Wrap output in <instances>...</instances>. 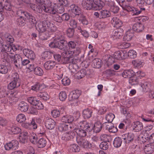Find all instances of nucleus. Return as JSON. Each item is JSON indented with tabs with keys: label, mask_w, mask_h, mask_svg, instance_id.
<instances>
[{
	"label": "nucleus",
	"mask_w": 154,
	"mask_h": 154,
	"mask_svg": "<svg viewBox=\"0 0 154 154\" xmlns=\"http://www.w3.org/2000/svg\"><path fill=\"white\" fill-rule=\"evenodd\" d=\"M111 22L114 27L118 28H119L122 25V22L116 17H114L112 19Z\"/></svg>",
	"instance_id": "f3484780"
},
{
	"label": "nucleus",
	"mask_w": 154,
	"mask_h": 154,
	"mask_svg": "<svg viewBox=\"0 0 154 154\" xmlns=\"http://www.w3.org/2000/svg\"><path fill=\"white\" fill-rule=\"evenodd\" d=\"M5 64L0 65V73L5 74L10 71L11 69V66L10 64L8 62H5Z\"/></svg>",
	"instance_id": "9b49d317"
},
{
	"label": "nucleus",
	"mask_w": 154,
	"mask_h": 154,
	"mask_svg": "<svg viewBox=\"0 0 154 154\" xmlns=\"http://www.w3.org/2000/svg\"><path fill=\"white\" fill-rule=\"evenodd\" d=\"M115 117V115L112 113L108 114L106 116V119L107 122L111 123Z\"/></svg>",
	"instance_id": "864d4df0"
},
{
	"label": "nucleus",
	"mask_w": 154,
	"mask_h": 154,
	"mask_svg": "<svg viewBox=\"0 0 154 154\" xmlns=\"http://www.w3.org/2000/svg\"><path fill=\"white\" fill-rule=\"evenodd\" d=\"M103 2L100 0L96 1L94 2L93 10H97L101 9L103 6Z\"/></svg>",
	"instance_id": "c756f323"
},
{
	"label": "nucleus",
	"mask_w": 154,
	"mask_h": 154,
	"mask_svg": "<svg viewBox=\"0 0 154 154\" xmlns=\"http://www.w3.org/2000/svg\"><path fill=\"white\" fill-rule=\"evenodd\" d=\"M9 77L11 80L20 82L19 75L17 72L12 73L11 75L9 76Z\"/></svg>",
	"instance_id": "79ce46f5"
},
{
	"label": "nucleus",
	"mask_w": 154,
	"mask_h": 154,
	"mask_svg": "<svg viewBox=\"0 0 154 154\" xmlns=\"http://www.w3.org/2000/svg\"><path fill=\"white\" fill-rule=\"evenodd\" d=\"M17 121L20 123L25 122L26 119L25 115L22 114H19L16 118Z\"/></svg>",
	"instance_id": "3c124183"
},
{
	"label": "nucleus",
	"mask_w": 154,
	"mask_h": 154,
	"mask_svg": "<svg viewBox=\"0 0 154 154\" xmlns=\"http://www.w3.org/2000/svg\"><path fill=\"white\" fill-rule=\"evenodd\" d=\"M64 11V7L62 5L57 6V5L51 2L45 13L48 14H62Z\"/></svg>",
	"instance_id": "20e7f679"
},
{
	"label": "nucleus",
	"mask_w": 154,
	"mask_h": 154,
	"mask_svg": "<svg viewBox=\"0 0 154 154\" xmlns=\"http://www.w3.org/2000/svg\"><path fill=\"white\" fill-rule=\"evenodd\" d=\"M74 34V29H73L69 28L67 30V34L68 37L71 38L73 36Z\"/></svg>",
	"instance_id": "338daca9"
},
{
	"label": "nucleus",
	"mask_w": 154,
	"mask_h": 154,
	"mask_svg": "<svg viewBox=\"0 0 154 154\" xmlns=\"http://www.w3.org/2000/svg\"><path fill=\"white\" fill-rule=\"evenodd\" d=\"M144 29V26L141 23H137L134 24L132 26V30L137 32H141Z\"/></svg>",
	"instance_id": "4be33fe9"
},
{
	"label": "nucleus",
	"mask_w": 154,
	"mask_h": 154,
	"mask_svg": "<svg viewBox=\"0 0 154 154\" xmlns=\"http://www.w3.org/2000/svg\"><path fill=\"white\" fill-rule=\"evenodd\" d=\"M103 125L106 126L105 128L106 129H108L109 131L114 126L113 124L110 122H105L103 124Z\"/></svg>",
	"instance_id": "69168bd1"
},
{
	"label": "nucleus",
	"mask_w": 154,
	"mask_h": 154,
	"mask_svg": "<svg viewBox=\"0 0 154 154\" xmlns=\"http://www.w3.org/2000/svg\"><path fill=\"white\" fill-rule=\"evenodd\" d=\"M92 113V111L91 109H86L82 112L83 116L85 119H88L91 117Z\"/></svg>",
	"instance_id": "58836bf2"
},
{
	"label": "nucleus",
	"mask_w": 154,
	"mask_h": 154,
	"mask_svg": "<svg viewBox=\"0 0 154 154\" xmlns=\"http://www.w3.org/2000/svg\"><path fill=\"white\" fill-rule=\"evenodd\" d=\"M94 1L93 0H83L82 3V7L88 10H93Z\"/></svg>",
	"instance_id": "9d476101"
},
{
	"label": "nucleus",
	"mask_w": 154,
	"mask_h": 154,
	"mask_svg": "<svg viewBox=\"0 0 154 154\" xmlns=\"http://www.w3.org/2000/svg\"><path fill=\"white\" fill-rule=\"evenodd\" d=\"M134 72L131 70H126L124 71L122 73L123 77L125 78H130L134 75Z\"/></svg>",
	"instance_id": "bb28decb"
},
{
	"label": "nucleus",
	"mask_w": 154,
	"mask_h": 154,
	"mask_svg": "<svg viewBox=\"0 0 154 154\" xmlns=\"http://www.w3.org/2000/svg\"><path fill=\"white\" fill-rule=\"evenodd\" d=\"M122 138L124 140V143H129L133 140L134 134L131 133H128L123 134L122 136Z\"/></svg>",
	"instance_id": "f8f14e48"
},
{
	"label": "nucleus",
	"mask_w": 154,
	"mask_h": 154,
	"mask_svg": "<svg viewBox=\"0 0 154 154\" xmlns=\"http://www.w3.org/2000/svg\"><path fill=\"white\" fill-rule=\"evenodd\" d=\"M114 59L112 57L110 56L109 57L105 64L109 67L114 62Z\"/></svg>",
	"instance_id": "680f3d73"
},
{
	"label": "nucleus",
	"mask_w": 154,
	"mask_h": 154,
	"mask_svg": "<svg viewBox=\"0 0 154 154\" xmlns=\"http://www.w3.org/2000/svg\"><path fill=\"white\" fill-rule=\"evenodd\" d=\"M38 6L32 4L31 8L36 12L41 13L43 11L46 12L51 1L49 0H35Z\"/></svg>",
	"instance_id": "7ed1b4c3"
},
{
	"label": "nucleus",
	"mask_w": 154,
	"mask_h": 154,
	"mask_svg": "<svg viewBox=\"0 0 154 154\" xmlns=\"http://www.w3.org/2000/svg\"><path fill=\"white\" fill-rule=\"evenodd\" d=\"M128 55L131 58H134L136 57L137 53L135 51L133 50H130L128 53Z\"/></svg>",
	"instance_id": "4d7b16f0"
},
{
	"label": "nucleus",
	"mask_w": 154,
	"mask_h": 154,
	"mask_svg": "<svg viewBox=\"0 0 154 154\" xmlns=\"http://www.w3.org/2000/svg\"><path fill=\"white\" fill-rule=\"evenodd\" d=\"M144 150L146 154H151L154 150V145H146Z\"/></svg>",
	"instance_id": "7c9ffc66"
},
{
	"label": "nucleus",
	"mask_w": 154,
	"mask_h": 154,
	"mask_svg": "<svg viewBox=\"0 0 154 154\" xmlns=\"http://www.w3.org/2000/svg\"><path fill=\"white\" fill-rule=\"evenodd\" d=\"M51 113L54 118H56L60 116V112L58 110L55 109L52 111Z\"/></svg>",
	"instance_id": "0e129e2a"
},
{
	"label": "nucleus",
	"mask_w": 154,
	"mask_h": 154,
	"mask_svg": "<svg viewBox=\"0 0 154 154\" xmlns=\"http://www.w3.org/2000/svg\"><path fill=\"white\" fill-rule=\"evenodd\" d=\"M27 100L28 102L30 104L34 105L35 104V103L37 101L36 98L33 97H30L27 98Z\"/></svg>",
	"instance_id": "774afa93"
},
{
	"label": "nucleus",
	"mask_w": 154,
	"mask_h": 154,
	"mask_svg": "<svg viewBox=\"0 0 154 154\" xmlns=\"http://www.w3.org/2000/svg\"><path fill=\"white\" fill-rule=\"evenodd\" d=\"M35 106L36 109H42L44 108V106L42 102L39 100H37L34 105Z\"/></svg>",
	"instance_id": "13d9d810"
},
{
	"label": "nucleus",
	"mask_w": 154,
	"mask_h": 154,
	"mask_svg": "<svg viewBox=\"0 0 154 154\" xmlns=\"http://www.w3.org/2000/svg\"><path fill=\"white\" fill-rule=\"evenodd\" d=\"M125 8L128 11L132 12L131 14L132 15H138L143 11L144 12L145 10V8L144 7L140 8L137 9L128 5H126Z\"/></svg>",
	"instance_id": "6e6552de"
},
{
	"label": "nucleus",
	"mask_w": 154,
	"mask_h": 154,
	"mask_svg": "<svg viewBox=\"0 0 154 154\" xmlns=\"http://www.w3.org/2000/svg\"><path fill=\"white\" fill-rule=\"evenodd\" d=\"M66 42L65 40H60L57 41V48L60 50L61 51H63L66 49V48H68L66 46Z\"/></svg>",
	"instance_id": "412c9836"
},
{
	"label": "nucleus",
	"mask_w": 154,
	"mask_h": 154,
	"mask_svg": "<svg viewBox=\"0 0 154 154\" xmlns=\"http://www.w3.org/2000/svg\"><path fill=\"white\" fill-rule=\"evenodd\" d=\"M125 54L122 51H116L113 54L114 58L119 60H122L125 58Z\"/></svg>",
	"instance_id": "aec40b11"
},
{
	"label": "nucleus",
	"mask_w": 154,
	"mask_h": 154,
	"mask_svg": "<svg viewBox=\"0 0 154 154\" xmlns=\"http://www.w3.org/2000/svg\"><path fill=\"white\" fill-rule=\"evenodd\" d=\"M132 64L135 67H141L144 64V63L142 60H135L132 61Z\"/></svg>",
	"instance_id": "a19ab883"
},
{
	"label": "nucleus",
	"mask_w": 154,
	"mask_h": 154,
	"mask_svg": "<svg viewBox=\"0 0 154 154\" xmlns=\"http://www.w3.org/2000/svg\"><path fill=\"white\" fill-rule=\"evenodd\" d=\"M110 9L111 11L114 13H117L119 10V8L115 5L114 3L111 2H110Z\"/></svg>",
	"instance_id": "a18cd8bd"
},
{
	"label": "nucleus",
	"mask_w": 154,
	"mask_h": 154,
	"mask_svg": "<svg viewBox=\"0 0 154 154\" xmlns=\"http://www.w3.org/2000/svg\"><path fill=\"white\" fill-rule=\"evenodd\" d=\"M77 30L82 34L85 37L87 38L88 37V32L86 31H82L81 29V28L80 26L77 27Z\"/></svg>",
	"instance_id": "052dcab7"
},
{
	"label": "nucleus",
	"mask_w": 154,
	"mask_h": 154,
	"mask_svg": "<svg viewBox=\"0 0 154 154\" xmlns=\"http://www.w3.org/2000/svg\"><path fill=\"white\" fill-rule=\"evenodd\" d=\"M141 87L142 88L143 90L145 91H147L149 88L150 84L147 82L141 83L140 84Z\"/></svg>",
	"instance_id": "49530a36"
},
{
	"label": "nucleus",
	"mask_w": 154,
	"mask_h": 154,
	"mask_svg": "<svg viewBox=\"0 0 154 154\" xmlns=\"http://www.w3.org/2000/svg\"><path fill=\"white\" fill-rule=\"evenodd\" d=\"M37 137L36 135L34 133H32V136L30 137V141L33 144H35L36 143Z\"/></svg>",
	"instance_id": "e2e57ef3"
},
{
	"label": "nucleus",
	"mask_w": 154,
	"mask_h": 154,
	"mask_svg": "<svg viewBox=\"0 0 154 154\" xmlns=\"http://www.w3.org/2000/svg\"><path fill=\"white\" fill-rule=\"evenodd\" d=\"M11 82L8 85V88L9 89L12 90L15 88L19 87L20 85L19 82H16V81H13L11 80Z\"/></svg>",
	"instance_id": "473e14b6"
},
{
	"label": "nucleus",
	"mask_w": 154,
	"mask_h": 154,
	"mask_svg": "<svg viewBox=\"0 0 154 154\" xmlns=\"http://www.w3.org/2000/svg\"><path fill=\"white\" fill-rule=\"evenodd\" d=\"M129 82L132 85H137L138 83L139 80L137 77L134 75L130 78Z\"/></svg>",
	"instance_id": "ea45409f"
},
{
	"label": "nucleus",
	"mask_w": 154,
	"mask_h": 154,
	"mask_svg": "<svg viewBox=\"0 0 154 154\" xmlns=\"http://www.w3.org/2000/svg\"><path fill=\"white\" fill-rule=\"evenodd\" d=\"M35 26L36 30L39 32H43L46 31L49 32H54L57 29L56 26L48 20L37 22V25Z\"/></svg>",
	"instance_id": "f257e3e1"
},
{
	"label": "nucleus",
	"mask_w": 154,
	"mask_h": 154,
	"mask_svg": "<svg viewBox=\"0 0 154 154\" xmlns=\"http://www.w3.org/2000/svg\"><path fill=\"white\" fill-rule=\"evenodd\" d=\"M81 94V91L76 90L73 91L69 95V101H72L76 100L79 97Z\"/></svg>",
	"instance_id": "2eb2a0df"
},
{
	"label": "nucleus",
	"mask_w": 154,
	"mask_h": 154,
	"mask_svg": "<svg viewBox=\"0 0 154 154\" xmlns=\"http://www.w3.org/2000/svg\"><path fill=\"white\" fill-rule=\"evenodd\" d=\"M8 58L9 61H6V62L10 63L11 61L12 64L15 66L17 68L20 67L22 58L19 55L11 53H9V57Z\"/></svg>",
	"instance_id": "39448f33"
},
{
	"label": "nucleus",
	"mask_w": 154,
	"mask_h": 154,
	"mask_svg": "<svg viewBox=\"0 0 154 154\" xmlns=\"http://www.w3.org/2000/svg\"><path fill=\"white\" fill-rule=\"evenodd\" d=\"M2 47L1 48V55L2 58V60L3 62L9 61L8 57L9 54L7 52L12 53L17 50L16 46L12 44L11 45H6L4 44H1Z\"/></svg>",
	"instance_id": "f03ea898"
},
{
	"label": "nucleus",
	"mask_w": 154,
	"mask_h": 154,
	"mask_svg": "<svg viewBox=\"0 0 154 154\" xmlns=\"http://www.w3.org/2000/svg\"><path fill=\"white\" fill-rule=\"evenodd\" d=\"M28 136V133L26 131L21 133L19 136V142L21 143H25L27 141L26 139Z\"/></svg>",
	"instance_id": "5701e85b"
},
{
	"label": "nucleus",
	"mask_w": 154,
	"mask_h": 154,
	"mask_svg": "<svg viewBox=\"0 0 154 154\" xmlns=\"http://www.w3.org/2000/svg\"><path fill=\"white\" fill-rule=\"evenodd\" d=\"M55 121L51 118L47 119L45 121V126L49 129H52L54 127Z\"/></svg>",
	"instance_id": "6ab92c4d"
},
{
	"label": "nucleus",
	"mask_w": 154,
	"mask_h": 154,
	"mask_svg": "<svg viewBox=\"0 0 154 154\" xmlns=\"http://www.w3.org/2000/svg\"><path fill=\"white\" fill-rule=\"evenodd\" d=\"M29 108V106L24 102H21L19 104L18 109L21 111L26 112Z\"/></svg>",
	"instance_id": "cd10ccee"
},
{
	"label": "nucleus",
	"mask_w": 154,
	"mask_h": 154,
	"mask_svg": "<svg viewBox=\"0 0 154 154\" xmlns=\"http://www.w3.org/2000/svg\"><path fill=\"white\" fill-rule=\"evenodd\" d=\"M122 32L123 30L121 28L116 29L113 31L112 36L114 39L119 38L122 35Z\"/></svg>",
	"instance_id": "393cba45"
},
{
	"label": "nucleus",
	"mask_w": 154,
	"mask_h": 154,
	"mask_svg": "<svg viewBox=\"0 0 154 154\" xmlns=\"http://www.w3.org/2000/svg\"><path fill=\"white\" fill-rule=\"evenodd\" d=\"M68 47L66 48L65 50L61 51V54L63 57H71L72 55L73 52L68 50Z\"/></svg>",
	"instance_id": "72a5a7b5"
},
{
	"label": "nucleus",
	"mask_w": 154,
	"mask_h": 154,
	"mask_svg": "<svg viewBox=\"0 0 154 154\" xmlns=\"http://www.w3.org/2000/svg\"><path fill=\"white\" fill-rule=\"evenodd\" d=\"M4 147L6 150H11L14 151L17 149L18 148L17 145H4Z\"/></svg>",
	"instance_id": "de8ad7c7"
},
{
	"label": "nucleus",
	"mask_w": 154,
	"mask_h": 154,
	"mask_svg": "<svg viewBox=\"0 0 154 154\" xmlns=\"http://www.w3.org/2000/svg\"><path fill=\"white\" fill-rule=\"evenodd\" d=\"M79 125L81 128H83L87 131L90 132L92 129L93 127H91V124L86 121H84L80 122Z\"/></svg>",
	"instance_id": "ddd939ff"
},
{
	"label": "nucleus",
	"mask_w": 154,
	"mask_h": 154,
	"mask_svg": "<svg viewBox=\"0 0 154 154\" xmlns=\"http://www.w3.org/2000/svg\"><path fill=\"white\" fill-rule=\"evenodd\" d=\"M100 11V19L105 18L110 16V12L106 9H102Z\"/></svg>",
	"instance_id": "c85d7f7f"
},
{
	"label": "nucleus",
	"mask_w": 154,
	"mask_h": 154,
	"mask_svg": "<svg viewBox=\"0 0 154 154\" xmlns=\"http://www.w3.org/2000/svg\"><path fill=\"white\" fill-rule=\"evenodd\" d=\"M67 95L65 91H61L59 94V98L62 101L65 100L67 98Z\"/></svg>",
	"instance_id": "603ef678"
},
{
	"label": "nucleus",
	"mask_w": 154,
	"mask_h": 154,
	"mask_svg": "<svg viewBox=\"0 0 154 154\" xmlns=\"http://www.w3.org/2000/svg\"><path fill=\"white\" fill-rule=\"evenodd\" d=\"M53 53L51 51H46L44 52L41 55L42 58L44 59H48L51 58Z\"/></svg>",
	"instance_id": "4c0bfd02"
},
{
	"label": "nucleus",
	"mask_w": 154,
	"mask_h": 154,
	"mask_svg": "<svg viewBox=\"0 0 154 154\" xmlns=\"http://www.w3.org/2000/svg\"><path fill=\"white\" fill-rule=\"evenodd\" d=\"M75 132L79 137H76L77 143L79 144H88V142L85 140L82 137L85 136L87 134L86 131L83 128H79L76 130Z\"/></svg>",
	"instance_id": "423d86ee"
},
{
	"label": "nucleus",
	"mask_w": 154,
	"mask_h": 154,
	"mask_svg": "<svg viewBox=\"0 0 154 154\" xmlns=\"http://www.w3.org/2000/svg\"><path fill=\"white\" fill-rule=\"evenodd\" d=\"M25 15L26 18L29 20V22L31 24H33L34 25L37 22L35 18L33 16L30 14L26 12Z\"/></svg>",
	"instance_id": "2f4dec72"
},
{
	"label": "nucleus",
	"mask_w": 154,
	"mask_h": 154,
	"mask_svg": "<svg viewBox=\"0 0 154 154\" xmlns=\"http://www.w3.org/2000/svg\"><path fill=\"white\" fill-rule=\"evenodd\" d=\"M23 52L26 57L32 60H34L35 57V53L31 50L29 49H25L23 50Z\"/></svg>",
	"instance_id": "dca6fc26"
},
{
	"label": "nucleus",
	"mask_w": 154,
	"mask_h": 154,
	"mask_svg": "<svg viewBox=\"0 0 154 154\" xmlns=\"http://www.w3.org/2000/svg\"><path fill=\"white\" fill-rule=\"evenodd\" d=\"M11 131L13 134H17L20 132L21 130L17 127L14 126L11 128Z\"/></svg>",
	"instance_id": "bf43d9fd"
},
{
	"label": "nucleus",
	"mask_w": 154,
	"mask_h": 154,
	"mask_svg": "<svg viewBox=\"0 0 154 154\" xmlns=\"http://www.w3.org/2000/svg\"><path fill=\"white\" fill-rule=\"evenodd\" d=\"M108 137H109L106 134H103L101 135L100 138V142L102 141V142L100 143V144H104L103 143H106V144L109 143V140Z\"/></svg>",
	"instance_id": "c9c22d12"
},
{
	"label": "nucleus",
	"mask_w": 154,
	"mask_h": 154,
	"mask_svg": "<svg viewBox=\"0 0 154 154\" xmlns=\"http://www.w3.org/2000/svg\"><path fill=\"white\" fill-rule=\"evenodd\" d=\"M74 120V118L73 116L68 115L63 116L61 118V121L65 123H71Z\"/></svg>",
	"instance_id": "b1692460"
},
{
	"label": "nucleus",
	"mask_w": 154,
	"mask_h": 154,
	"mask_svg": "<svg viewBox=\"0 0 154 154\" xmlns=\"http://www.w3.org/2000/svg\"><path fill=\"white\" fill-rule=\"evenodd\" d=\"M132 127L133 130L135 131L138 132L141 130L143 128V124L139 121H136L134 122L132 124Z\"/></svg>",
	"instance_id": "4468645a"
},
{
	"label": "nucleus",
	"mask_w": 154,
	"mask_h": 154,
	"mask_svg": "<svg viewBox=\"0 0 154 154\" xmlns=\"http://www.w3.org/2000/svg\"><path fill=\"white\" fill-rule=\"evenodd\" d=\"M37 96L40 97L41 99L44 100H47L49 98V96L45 92L38 93L37 94Z\"/></svg>",
	"instance_id": "f704fd0d"
},
{
	"label": "nucleus",
	"mask_w": 154,
	"mask_h": 154,
	"mask_svg": "<svg viewBox=\"0 0 154 154\" xmlns=\"http://www.w3.org/2000/svg\"><path fill=\"white\" fill-rule=\"evenodd\" d=\"M86 74L85 70L84 69H82L77 72V76L79 79H81L84 77Z\"/></svg>",
	"instance_id": "5fc2aeb1"
},
{
	"label": "nucleus",
	"mask_w": 154,
	"mask_h": 154,
	"mask_svg": "<svg viewBox=\"0 0 154 154\" xmlns=\"http://www.w3.org/2000/svg\"><path fill=\"white\" fill-rule=\"evenodd\" d=\"M56 63L52 60H49L46 62L44 64V68L47 70H51L55 66Z\"/></svg>",
	"instance_id": "a211bd4d"
},
{
	"label": "nucleus",
	"mask_w": 154,
	"mask_h": 154,
	"mask_svg": "<svg viewBox=\"0 0 154 154\" xmlns=\"http://www.w3.org/2000/svg\"><path fill=\"white\" fill-rule=\"evenodd\" d=\"M70 13L73 14L75 15H79L83 16L82 14V11L81 8L75 4L70 5L69 9Z\"/></svg>",
	"instance_id": "1a4fd4ad"
},
{
	"label": "nucleus",
	"mask_w": 154,
	"mask_h": 154,
	"mask_svg": "<svg viewBox=\"0 0 154 154\" xmlns=\"http://www.w3.org/2000/svg\"><path fill=\"white\" fill-rule=\"evenodd\" d=\"M102 128V125L100 122H97L95 123L94 126L92 127L93 131L96 133L99 132L101 130Z\"/></svg>",
	"instance_id": "e433bc0d"
},
{
	"label": "nucleus",
	"mask_w": 154,
	"mask_h": 154,
	"mask_svg": "<svg viewBox=\"0 0 154 154\" xmlns=\"http://www.w3.org/2000/svg\"><path fill=\"white\" fill-rule=\"evenodd\" d=\"M134 36V33L133 30L131 29L128 30L126 32L123 38L124 40L129 41Z\"/></svg>",
	"instance_id": "a878e982"
},
{
	"label": "nucleus",
	"mask_w": 154,
	"mask_h": 154,
	"mask_svg": "<svg viewBox=\"0 0 154 154\" xmlns=\"http://www.w3.org/2000/svg\"><path fill=\"white\" fill-rule=\"evenodd\" d=\"M50 14H52V19L54 20L59 23H60L62 22V20L61 19V17L58 14V13Z\"/></svg>",
	"instance_id": "37998d69"
},
{
	"label": "nucleus",
	"mask_w": 154,
	"mask_h": 154,
	"mask_svg": "<svg viewBox=\"0 0 154 154\" xmlns=\"http://www.w3.org/2000/svg\"><path fill=\"white\" fill-rule=\"evenodd\" d=\"M34 72L35 74L38 76L42 75L44 74L42 69L40 67L38 66L35 68Z\"/></svg>",
	"instance_id": "c03bdc74"
},
{
	"label": "nucleus",
	"mask_w": 154,
	"mask_h": 154,
	"mask_svg": "<svg viewBox=\"0 0 154 154\" xmlns=\"http://www.w3.org/2000/svg\"><path fill=\"white\" fill-rule=\"evenodd\" d=\"M25 12L22 10H19L17 11L16 21L17 24L20 26L24 25L26 23Z\"/></svg>",
	"instance_id": "0eeeda50"
},
{
	"label": "nucleus",
	"mask_w": 154,
	"mask_h": 154,
	"mask_svg": "<svg viewBox=\"0 0 154 154\" xmlns=\"http://www.w3.org/2000/svg\"><path fill=\"white\" fill-rule=\"evenodd\" d=\"M94 68H99L101 66V60L99 59H94L93 60Z\"/></svg>",
	"instance_id": "09e8293b"
},
{
	"label": "nucleus",
	"mask_w": 154,
	"mask_h": 154,
	"mask_svg": "<svg viewBox=\"0 0 154 154\" xmlns=\"http://www.w3.org/2000/svg\"><path fill=\"white\" fill-rule=\"evenodd\" d=\"M4 37L5 40L10 43H12L14 41L13 36L9 33H6L5 34Z\"/></svg>",
	"instance_id": "8fccbe9b"
},
{
	"label": "nucleus",
	"mask_w": 154,
	"mask_h": 154,
	"mask_svg": "<svg viewBox=\"0 0 154 154\" xmlns=\"http://www.w3.org/2000/svg\"><path fill=\"white\" fill-rule=\"evenodd\" d=\"M68 129V125L65 124L60 125L58 126V129L60 131H63L67 130Z\"/></svg>",
	"instance_id": "6e6d98bb"
}]
</instances>
